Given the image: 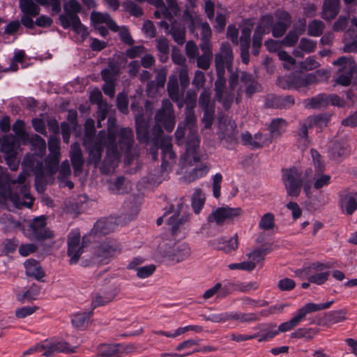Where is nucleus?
Here are the masks:
<instances>
[{
	"instance_id": "7ed1b4c3",
	"label": "nucleus",
	"mask_w": 357,
	"mask_h": 357,
	"mask_svg": "<svg viewBox=\"0 0 357 357\" xmlns=\"http://www.w3.org/2000/svg\"><path fill=\"white\" fill-rule=\"evenodd\" d=\"M27 173L22 172L16 180H11L4 169L0 166V206H5L8 202L16 208L33 205V197L29 186L26 184Z\"/></svg>"
},
{
	"instance_id": "13d9d810",
	"label": "nucleus",
	"mask_w": 357,
	"mask_h": 357,
	"mask_svg": "<svg viewBox=\"0 0 357 357\" xmlns=\"http://www.w3.org/2000/svg\"><path fill=\"white\" fill-rule=\"evenodd\" d=\"M13 130L24 142V144L29 140V135L24 130V123L22 121L17 120L13 126Z\"/></svg>"
},
{
	"instance_id": "f704fd0d",
	"label": "nucleus",
	"mask_w": 357,
	"mask_h": 357,
	"mask_svg": "<svg viewBox=\"0 0 357 357\" xmlns=\"http://www.w3.org/2000/svg\"><path fill=\"white\" fill-rule=\"evenodd\" d=\"M305 107L310 109H321L328 105V96L324 94H319L312 98L305 100Z\"/></svg>"
},
{
	"instance_id": "b1692460",
	"label": "nucleus",
	"mask_w": 357,
	"mask_h": 357,
	"mask_svg": "<svg viewBox=\"0 0 357 357\" xmlns=\"http://www.w3.org/2000/svg\"><path fill=\"white\" fill-rule=\"evenodd\" d=\"M340 10V0H324L321 17L326 20L331 21L334 19Z\"/></svg>"
},
{
	"instance_id": "c03bdc74",
	"label": "nucleus",
	"mask_w": 357,
	"mask_h": 357,
	"mask_svg": "<svg viewBox=\"0 0 357 357\" xmlns=\"http://www.w3.org/2000/svg\"><path fill=\"white\" fill-rule=\"evenodd\" d=\"M205 202V195L200 189H197L192 196V205L195 213H199Z\"/></svg>"
},
{
	"instance_id": "a18cd8bd",
	"label": "nucleus",
	"mask_w": 357,
	"mask_h": 357,
	"mask_svg": "<svg viewBox=\"0 0 357 357\" xmlns=\"http://www.w3.org/2000/svg\"><path fill=\"white\" fill-rule=\"evenodd\" d=\"M218 249L223 250L226 252L235 250L238 248V238L236 236L229 239L221 238L218 245Z\"/></svg>"
},
{
	"instance_id": "09e8293b",
	"label": "nucleus",
	"mask_w": 357,
	"mask_h": 357,
	"mask_svg": "<svg viewBox=\"0 0 357 357\" xmlns=\"http://www.w3.org/2000/svg\"><path fill=\"white\" fill-rule=\"evenodd\" d=\"M317 331L314 328H300L291 334L292 338H305L311 340L317 334Z\"/></svg>"
},
{
	"instance_id": "6e6552de",
	"label": "nucleus",
	"mask_w": 357,
	"mask_h": 357,
	"mask_svg": "<svg viewBox=\"0 0 357 357\" xmlns=\"http://www.w3.org/2000/svg\"><path fill=\"white\" fill-rule=\"evenodd\" d=\"M121 252L119 245L114 240L103 242L94 251L95 263L106 264L111 259Z\"/></svg>"
},
{
	"instance_id": "473e14b6",
	"label": "nucleus",
	"mask_w": 357,
	"mask_h": 357,
	"mask_svg": "<svg viewBox=\"0 0 357 357\" xmlns=\"http://www.w3.org/2000/svg\"><path fill=\"white\" fill-rule=\"evenodd\" d=\"M26 274L29 277H33L36 280H40L44 277L45 273L40 264L34 259H28L24 264Z\"/></svg>"
},
{
	"instance_id": "603ef678",
	"label": "nucleus",
	"mask_w": 357,
	"mask_h": 357,
	"mask_svg": "<svg viewBox=\"0 0 357 357\" xmlns=\"http://www.w3.org/2000/svg\"><path fill=\"white\" fill-rule=\"evenodd\" d=\"M301 322H302L301 319L296 313L291 319L280 324L278 326V329L280 333H285L298 326Z\"/></svg>"
},
{
	"instance_id": "bf43d9fd",
	"label": "nucleus",
	"mask_w": 357,
	"mask_h": 357,
	"mask_svg": "<svg viewBox=\"0 0 357 357\" xmlns=\"http://www.w3.org/2000/svg\"><path fill=\"white\" fill-rule=\"evenodd\" d=\"M199 103L203 109L208 108L214 109V104L211 101V91L209 89H204L203 90L199 96Z\"/></svg>"
},
{
	"instance_id": "864d4df0",
	"label": "nucleus",
	"mask_w": 357,
	"mask_h": 357,
	"mask_svg": "<svg viewBox=\"0 0 357 357\" xmlns=\"http://www.w3.org/2000/svg\"><path fill=\"white\" fill-rule=\"evenodd\" d=\"M136 130L138 139L140 142H146L149 139L148 130L146 123L142 122L140 117L136 118Z\"/></svg>"
},
{
	"instance_id": "a19ab883",
	"label": "nucleus",
	"mask_w": 357,
	"mask_h": 357,
	"mask_svg": "<svg viewBox=\"0 0 357 357\" xmlns=\"http://www.w3.org/2000/svg\"><path fill=\"white\" fill-rule=\"evenodd\" d=\"M161 149L162 151V166L167 165L169 160H173L175 157V154L172 151V145L171 143L170 138L165 137L163 139L161 144Z\"/></svg>"
},
{
	"instance_id": "ddd939ff",
	"label": "nucleus",
	"mask_w": 357,
	"mask_h": 357,
	"mask_svg": "<svg viewBox=\"0 0 357 357\" xmlns=\"http://www.w3.org/2000/svg\"><path fill=\"white\" fill-rule=\"evenodd\" d=\"M75 348H72L65 342H54L51 344L46 343L42 345H36L31 347L23 353V356L32 354L35 352H43L45 356H50L54 351H62L73 353L75 352Z\"/></svg>"
},
{
	"instance_id": "774afa93",
	"label": "nucleus",
	"mask_w": 357,
	"mask_h": 357,
	"mask_svg": "<svg viewBox=\"0 0 357 357\" xmlns=\"http://www.w3.org/2000/svg\"><path fill=\"white\" fill-rule=\"evenodd\" d=\"M278 55L279 59L283 61L284 68L289 70L294 66L296 63L295 59L286 52L279 51Z\"/></svg>"
},
{
	"instance_id": "2f4dec72",
	"label": "nucleus",
	"mask_w": 357,
	"mask_h": 357,
	"mask_svg": "<svg viewBox=\"0 0 357 357\" xmlns=\"http://www.w3.org/2000/svg\"><path fill=\"white\" fill-rule=\"evenodd\" d=\"M306 22L305 19L299 20V26L296 30L291 31L283 39L282 43L288 47L294 46L298 41L299 35L302 34L305 29Z\"/></svg>"
},
{
	"instance_id": "f03ea898",
	"label": "nucleus",
	"mask_w": 357,
	"mask_h": 357,
	"mask_svg": "<svg viewBox=\"0 0 357 357\" xmlns=\"http://www.w3.org/2000/svg\"><path fill=\"white\" fill-rule=\"evenodd\" d=\"M133 142V132L130 128H122L119 133L115 134L114 128H108V134L103 131L99 132L97 140L92 147H89L86 141L85 145L89 149L90 161L98 163L101 158L103 146L107 147V160L113 163L118 161L123 153L130 151Z\"/></svg>"
},
{
	"instance_id": "052dcab7",
	"label": "nucleus",
	"mask_w": 357,
	"mask_h": 357,
	"mask_svg": "<svg viewBox=\"0 0 357 357\" xmlns=\"http://www.w3.org/2000/svg\"><path fill=\"white\" fill-rule=\"evenodd\" d=\"M289 306V303L276 304L271 306L268 309L262 310L260 312V315L267 317L271 314H281L284 312V308Z\"/></svg>"
},
{
	"instance_id": "cd10ccee",
	"label": "nucleus",
	"mask_w": 357,
	"mask_h": 357,
	"mask_svg": "<svg viewBox=\"0 0 357 357\" xmlns=\"http://www.w3.org/2000/svg\"><path fill=\"white\" fill-rule=\"evenodd\" d=\"M191 255V249L187 243L177 245L172 250L169 257L176 262H181L188 259Z\"/></svg>"
},
{
	"instance_id": "9d476101",
	"label": "nucleus",
	"mask_w": 357,
	"mask_h": 357,
	"mask_svg": "<svg viewBox=\"0 0 357 357\" xmlns=\"http://www.w3.org/2000/svg\"><path fill=\"white\" fill-rule=\"evenodd\" d=\"M282 181L288 195L297 197L301 189V173L296 168L284 169L282 172Z\"/></svg>"
},
{
	"instance_id": "6e6d98bb",
	"label": "nucleus",
	"mask_w": 357,
	"mask_h": 357,
	"mask_svg": "<svg viewBox=\"0 0 357 357\" xmlns=\"http://www.w3.org/2000/svg\"><path fill=\"white\" fill-rule=\"evenodd\" d=\"M324 24L320 20H313L308 25L307 33L314 37L319 36L324 31Z\"/></svg>"
},
{
	"instance_id": "1a4fd4ad",
	"label": "nucleus",
	"mask_w": 357,
	"mask_h": 357,
	"mask_svg": "<svg viewBox=\"0 0 357 357\" xmlns=\"http://www.w3.org/2000/svg\"><path fill=\"white\" fill-rule=\"evenodd\" d=\"M335 66H340V75L336 82L342 85L348 86L351 84L353 74L356 70V64L351 57L342 56L333 63Z\"/></svg>"
},
{
	"instance_id": "4d7b16f0",
	"label": "nucleus",
	"mask_w": 357,
	"mask_h": 357,
	"mask_svg": "<svg viewBox=\"0 0 357 357\" xmlns=\"http://www.w3.org/2000/svg\"><path fill=\"white\" fill-rule=\"evenodd\" d=\"M241 302L243 307H257L266 306L268 303L264 300H254L251 298L244 296L238 299Z\"/></svg>"
},
{
	"instance_id": "4468645a",
	"label": "nucleus",
	"mask_w": 357,
	"mask_h": 357,
	"mask_svg": "<svg viewBox=\"0 0 357 357\" xmlns=\"http://www.w3.org/2000/svg\"><path fill=\"white\" fill-rule=\"evenodd\" d=\"M242 209L239 207H222L213 211L208 218L209 222H214L218 225H222L227 220H233L242 215Z\"/></svg>"
},
{
	"instance_id": "7c9ffc66",
	"label": "nucleus",
	"mask_w": 357,
	"mask_h": 357,
	"mask_svg": "<svg viewBox=\"0 0 357 357\" xmlns=\"http://www.w3.org/2000/svg\"><path fill=\"white\" fill-rule=\"evenodd\" d=\"M356 193H347L342 196L340 205L342 210L345 211L347 215H351L357 208Z\"/></svg>"
},
{
	"instance_id": "5fc2aeb1",
	"label": "nucleus",
	"mask_w": 357,
	"mask_h": 357,
	"mask_svg": "<svg viewBox=\"0 0 357 357\" xmlns=\"http://www.w3.org/2000/svg\"><path fill=\"white\" fill-rule=\"evenodd\" d=\"M232 319L238 320L241 322H254L259 320V314L255 313H238L232 312Z\"/></svg>"
},
{
	"instance_id": "393cba45",
	"label": "nucleus",
	"mask_w": 357,
	"mask_h": 357,
	"mask_svg": "<svg viewBox=\"0 0 357 357\" xmlns=\"http://www.w3.org/2000/svg\"><path fill=\"white\" fill-rule=\"evenodd\" d=\"M202 54L197 57V66L203 70H208L213 57L211 43L200 44Z\"/></svg>"
},
{
	"instance_id": "a878e982",
	"label": "nucleus",
	"mask_w": 357,
	"mask_h": 357,
	"mask_svg": "<svg viewBox=\"0 0 357 357\" xmlns=\"http://www.w3.org/2000/svg\"><path fill=\"white\" fill-rule=\"evenodd\" d=\"M70 157L74 169L75 174H79L82 169L84 165V159L79 145L74 143L71 145Z\"/></svg>"
},
{
	"instance_id": "0e129e2a",
	"label": "nucleus",
	"mask_w": 357,
	"mask_h": 357,
	"mask_svg": "<svg viewBox=\"0 0 357 357\" xmlns=\"http://www.w3.org/2000/svg\"><path fill=\"white\" fill-rule=\"evenodd\" d=\"M232 312H222L218 314H212L206 317L207 321H210L214 323L225 322L227 320L232 319Z\"/></svg>"
},
{
	"instance_id": "c756f323",
	"label": "nucleus",
	"mask_w": 357,
	"mask_h": 357,
	"mask_svg": "<svg viewBox=\"0 0 357 357\" xmlns=\"http://www.w3.org/2000/svg\"><path fill=\"white\" fill-rule=\"evenodd\" d=\"M40 289L36 285H31L26 289H20L16 292V299L21 302L36 300L40 296Z\"/></svg>"
},
{
	"instance_id": "dca6fc26",
	"label": "nucleus",
	"mask_w": 357,
	"mask_h": 357,
	"mask_svg": "<svg viewBox=\"0 0 357 357\" xmlns=\"http://www.w3.org/2000/svg\"><path fill=\"white\" fill-rule=\"evenodd\" d=\"M165 221L174 236L181 238L185 236L188 230L187 228L188 216L183 215L180 217L178 213H175L169 218L165 219Z\"/></svg>"
},
{
	"instance_id": "4c0bfd02",
	"label": "nucleus",
	"mask_w": 357,
	"mask_h": 357,
	"mask_svg": "<svg viewBox=\"0 0 357 357\" xmlns=\"http://www.w3.org/2000/svg\"><path fill=\"white\" fill-rule=\"evenodd\" d=\"M229 294L227 288L223 287L221 283H216L213 287L207 289L203 294L206 300L213 298L216 295L217 298H222Z\"/></svg>"
},
{
	"instance_id": "680f3d73",
	"label": "nucleus",
	"mask_w": 357,
	"mask_h": 357,
	"mask_svg": "<svg viewBox=\"0 0 357 357\" xmlns=\"http://www.w3.org/2000/svg\"><path fill=\"white\" fill-rule=\"evenodd\" d=\"M2 149L3 151L7 153V155L6 157L7 165L9 166L11 170H17L19 166V160L13 155V151L11 150L12 148L7 149V148L4 145H3Z\"/></svg>"
},
{
	"instance_id": "de8ad7c7",
	"label": "nucleus",
	"mask_w": 357,
	"mask_h": 357,
	"mask_svg": "<svg viewBox=\"0 0 357 357\" xmlns=\"http://www.w3.org/2000/svg\"><path fill=\"white\" fill-rule=\"evenodd\" d=\"M167 91L173 100H177L179 97L178 86L176 75H171L167 84Z\"/></svg>"
},
{
	"instance_id": "49530a36",
	"label": "nucleus",
	"mask_w": 357,
	"mask_h": 357,
	"mask_svg": "<svg viewBox=\"0 0 357 357\" xmlns=\"http://www.w3.org/2000/svg\"><path fill=\"white\" fill-rule=\"evenodd\" d=\"M170 33L174 40L179 45L184 43L185 40V29L183 26L174 23L171 29Z\"/></svg>"
},
{
	"instance_id": "79ce46f5",
	"label": "nucleus",
	"mask_w": 357,
	"mask_h": 357,
	"mask_svg": "<svg viewBox=\"0 0 357 357\" xmlns=\"http://www.w3.org/2000/svg\"><path fill=\"white\" fill-rule=\"evenodd\" d=\"M0 223L3 225L6 231H11L15 229H23L20 222L13 219L10 213H3L0 217Z\"/></svg>"
},
{
	"instance_id": "bb28decb",
	"label": "nucleus",
	"mask_w": 357,
	"mask_h": 357,
	"mask_svg": "<svg viewBox=\"0 0 357 357\" xmlns=\"http://www.w3.org/2000/svg\"><path fill=\"white\" fill-rule=\"evenodd\" d=\"M333 303V301L319 304L308 303L302 307L299 308L297 310L296 314L303 321L305 320L307 314L328 309L331 307Z\"/></svg>"
},
{
	"instance_id": "69168bd1",
	"label": "nucleus",
	"mask_w": 357,
	"mask_h": 357,
	"mask_svg": "<svg viewBox=\"0 0 357 357\" xmlns=\"http://www.w3.org/2000/svg\"><path fill=\"white\" fill-rule=\"evenodd\" d=\"M112 226L111 222L99 220L96 223L93 230L96 234H107L112 231Z\"/></svg>"
},
{
	"instance_id": "6ab92c4d",
	"label": "nucleus",
	"mask_w": 357,
	"mask_h": 357,
	"mask_svg": "<svg viewBox=\"0 0 357 357\" xmlns=\"http://www.w3.org/2000/svg\"><path fill=\"white\" fill-rule=\"evenodd\" d=\"M350 146L347 139H341L333 142L328 150V155L331 160L340 162L350 153Z\"/></svg>"
},
{
	"instance_id": "412c9836",
	"label": "nucleus",
	"mask_w": 357,
	"mask_h": 357,
	"mask_svg": "<svg viewBox=\"0 0 357 357\" xmlns=\"http://www.w3.org/2000/svg\"><path fill=\"white\" fill-rule=\"evenodd\" d=\"M94 27L105 25L113 31H117L119 27L116 22L111 18L109 14L100 12H93L91 15Z\"/></svg>"
},
{
	"instance_id": "9b49d317",
	"label": "nucleus",
	"mask_w": 357,
	"mask_h": 357,
	"mask_svg": "<svg viewBox=\"0 0 357 357\" xmlns=\"http://www.w3.org/2000/svg\"><path fill=\"white\" fill-rule=\"evenodd\" d=\"M80 233L78 230H73L68 238V256L70 257V264H75L79 259L84 252V240L81 241Z\"/></svg>"
},
{
	"instance_id": "8fccbe9b",
	"label": "nucleus",
	"mask_w": 357,
	"mask_h": 357,
	"mask_svg": "<svg viewBox=\"0 0 357 357\" xmlns=\"http://www.w3.org/2000/svg\"><path fill=\"white\" fill-rule=\"evenodd\" d=\"M90 314V312H79L73 314L71 319L73 326L77 328H84L87 324Z\"/></svg>"
},
{
	"instance_id": "2eb2a0df",
	"label": "nucleus",
	"mask_w": 357,
	"mask_h": 357,
	"mask_svg": "<svg viewBox=\"0 0 357 357\" xmlns=\"http://www.w3.org/2000/svg\"><path fill=\"white\" fill-rule=\"evenodd\" d=\"M155 120L158 125H163L165 130L172 132L175 126V116L172 109V104L169 100L162 102V108L155 115Z\"/></svg>"
},
{
	"instance_id": "37998d69",
	"label": "nucleus",
	"mask_w": 357,
	"mask_h": 357,
	"mask_svg": "<svg viewBox=\"0 0 357 357\" xmlns=\"http://www.w3.org/2000/svg\"><path fill=\"white\" fill-rule=\"evenodd\" d=\"M259 228L261 230L269 231L275 226V215L272 213H266L263 215L259 222Z\"/></svg>"
},
{
	"instance_id": "20e7f679",
	"label": "nucleus",
	"mask_w": 357,
	"mask_h": 357,
	"mask_svg": "<svg viewBox=\"0 0 357 357\" xmlns=\"http://www.w3.org/2000/svg\"><path fill=\"white\" fill-rule=\"evenodd\" d=\"M50 154L45 158V168L44 169H37L36 172V185L39 191V185L43 180H47V177L52 179L53 176L58 171V165L60 160V141L58 138L51 137L48 142Z\"/></svg>"
},
{
	"instance_id": "0eeeda50",
	"label": "nucleus",
	"mask_w": 357,
	"mask_h": 357,
	"mask_svg": "<svg viewBox=\"0 0 357 357\" xmlns=\"http://www.w3.org/2000/svg\"><path fill=\"white\" fill-rule=\"evenodd\" d=\"M192 109L193 108H186L185 111V122L189 130L186 144V155L188 158H192L196 160L195 151L199 146L200 140L195 127L196 118Z\"/></svg>"
},
{
	"instance_id": "c9c22d12",
	"label": "nucleus",
	"mask_w": 357,
	"mask_h": 357,
	"mask_svg": "<svg viewBox=\"0 0 357 357\" xmlns=\"http://www.w3.org/2000/svg\"><path fill=\"white\" fill-rule=\"evenodd\" d=\"M316 75L307 74L293 77L291 79V86L297 89H301L307 86L315 83Z\"/></svg>"
},
{
	"instance_id": "a211bd4d",
	"label": "nucleus",
	"mask_w": 357,
	"mask_h": 357,
	"mask_svg": "<svg viewBox=\"0 0 357 357\" xmlns=\"http://www.w3.org/2000/svg\"><path fill=\"white\" fill-rule=\"evenodd\" d=\"M241 82L242 85H241L237 89V97L236 101H240L241 96L243 92L242 87H245V92L248 97H250L254 93L259 92L261 91V87L259 84V83L252 77L250 74H248L245 72H242L240 75Z\"/></svg>"
},
{
	"instance_id": "aec40b11",
	"label": "nucleus",
	"mask_w": 357,
	"mask_h": 357,
	"mask_svg": "<svg viewBox=\"0 0 357 357\" xmlns=\"http://www.w3.org/2000/svg\"><path fill=\"white\" fill-rule=\"evenodd\" d=\"M191 24L189 29L191 32H194L195 29L200 28L202 29V43L201 44L211 43L210 38L211 37V29L207 22H202L200 17L196 15L195 17H191Z\"/></svg>"
},
{
	"instance_id": "c85d7f7f",
	"label": "nucleus",
	"mask_w": 357,
	"mask_h": 357,
	"mask_svg": "<svg viewBox=\"0 0 357 357\" xmlns=\"http://www.w3.org/2000/svg\"><path fill=\"white\" fill-rule=\"evenodd\" d=\"M219 128L222 138L234 140L238 132L235 121L231 119H225V121H220Z\"/></svg>"
},
{
	"instance_id": "423d86ee",
	"label": "nucleus",
	"mask_w": 357,
	"mask_h": 357,
	"mask_svg": "<svg viewBox=\"0 0 357 357\" xmlns=\"http://www.w3.org/2000/svg\"><path fill=\"white\" fill-rule=\"evenodd\" d=\"M328 268V265L315 263L302 270H298L296 274L301 279H307L310 282L321 285L325 283L329 277Z\"/></svg>"
},
{
	"instance_id": "e2e57ef3",
	"label": "nucleus",
	"mask_w": 357,
	"mask_h": 357,
	"mask_svg": "<svg viewBox=\"0 0 357 357\" xmlns=\"http://www.w3.org/2000/svg\"><path fill=\"white\" fill-rule=\"evenodd\" d=\"M247 256L248 259L245 261L246 263H250L253 264V270L258 264L262 263L264 259V257H263V252L258 250H255L250 252L248 254Z\"/></svg>"
},
{
	"instance_id": "5701e85b",
	"label": "nucleus",
	"mask_w": 357,
	"mask_h": 357,
	"mask_svg": "<svg viewBox=\"0 0 357 357\" xmlns=\"http://www.w3.org/2000/svg\"><path fill=\"white\" fill-rule=\"evenodd\" d=\"M291 24V17L287 12L281 11L278 14V22L273 27L274 37L282 36Z\"/></svg>"
},
{
	"instance_id": "f8f14e48",
	"label": "nucleus",
	"mask_w": 357,
	"mask_h": 357,
	"mask_svg": "<svg viewBox=\"0 0 357 357\" xmlns=\"http://www.w3.org/2000/svg\"><path fill=\"white\" fill-rule=\"evenodd\" d=\"M311 155L317 173L313 176V187L317 190L328 186L331 180L329 174H323L325 168L324 162L321 160L320 154L315 150L311 151Z\"/></svg>"
},
{
	"instance_id": "f3484780",
	"label": "nucleus",
	"mask_w": 357,
	"mask_h": 357,
	"mask_svg": "<svg viewBox=\"0 0 357 357\" xmlns=\"http://www.w3.org/2000/svg\"><path fill=\"white\" fill-rule=\"evenodd\" d=\"M325 118L320 116H310L305 120L298 132V143L300 148L305 149L310 144L307 138L308 128L316 125L321 126L323 123H325Z\"/></svg>"
},
{
	"instance_id": "3c124183",
	"label": "nucleus",
	"mask_w": 357,
	"mask_h": 357,
	"mask_svg": "<svg viewBox=\"0 0 357 357\" xmlns=\"http://www.w3.org/2000/svg\"><path fill=\"white\" fill-rule=\"evenodd\" d=\"M157 48L160 52V59L162 62H166L168 59L169 52V43L167 39L159 38L157 40Z\"/></svg>"
},
{
	"instance_id": "338daca9",
	"label": "nucleus",
	"mask_w": 357,
	"mask_h": 357,
	"mask_svg": "<svg viewBox=\"0 0 357 357\" xmlns=\"http://www.w3.org/2000/svg\"><path fill=\"white\" fill-rule=\"evenodd\" d=\"M155 271V266L153 264H149L147 266H143L137 268L135 271L137 272V276L139 278L144 279L151 276Z\"/></svg>"
},
{
	"instance_id": "72a5a7b5",
	"label": "nucleus",
	"mask_w": 357,
	"mask_h": 357,
	"mask_svg": "<svg viewBox=\"0 0 357 357\" xmlns=\"http://www.w3.org/2000/svg\"><path fill=\"white\" fill-rule=\"evenodd\" d=\"M287 123L282 119H273L269 127L268 130L272 135V137L275 139L279 138L284 132H286Z\"/></svg>"
},
{
	"instance_id": "f257e3e1",
	"label": "nucleus",
	"mask_w": 357,
	"mask_h": 357,
	"mask_svg": "<svg viewBox=\"0 0 357 357\" xmlns=\"http://www.w3.org/2000/svg\"><path fill=\"white\" fill-rule=\"evenodd\" d=\"M233 53L228 43H223L215 54V63L218 78L215 82V98L227 109L234 99V93L238 86L239 75L231 72Z\"/></svg>"
},
{
	"instance_id": "ea45409f",
	"label": "nucleus",
	"mask_w": 357,
	"mask_h": 357,
	"mask_svg": "<svg viewBox=\"0 0 357 357\" xmlns=\"http://www.w3.org/2000/svg\"><path fill=\"white\" fill-rule=\"evenodd\" d=\"M29 142L32 146V150L39 157H43L46 152V142L40 136L38 135H33Z\"/></svg>"
},
{
	"instance_id": "58836bf2",
	"label": "nucleus",
	"mask_w": 357,
	"mask_h": 357,
	"mask_svg": "<svg viewBox=\"0 0 357 357\" xmlns=\"http://www.w3.org/2000/svg\"><path fill=\"white\" fill-rule=\"evenodd\" d=\"M20 8L24 15L36 16L40 13V7L33 0H20Z\"/></svg>"
},
{
	"instance_id": "4be33fe9",
	"label": "nucleus",
	"mask_w": 357,
	"mask_h": 357,
	"mask_svg": "<svg viewBox=\"0 0 357 357\" xmlns=\"http://www.w3.org/2000/svg\"><path fill=\"white\" fill-rule=\"evenodd\" d=\"M32 233L30 234L33 238H50L53 236L51 231H46L45 218L43 216L36 218L29 225Z\"/></svg>"
},
{
	"instance_id": "e433bc0d",
	"label": "nucleus",
	"mask_w": 357,
	"mask_h": 357,
	"mask_svg": "<svg viewBox=\"0 0 357 357\" xmlns=\"http://www.w3.org/2000/svg\"><path fill=\"white\" fill-rule=\"evenodd\" d=\"M209 169L210 167L208 165L201 164L185 176V181L190 183L205 176L208 174Z\"/></svg>"
},
{
	"instance_id": "39448f33",
	"label": "nucleus",
	"mask_w": 357,
	"mask_h": 357,
	"mask_svg": "<svg viewBox=\"0 0 357 357\" xmlns=\"http://www.w3.org/2000/svg\"><path fill=\"white\" fill-rule=\"evenodd\" d=\"M65 14L60 15L59 20L64 29L72 27L73 31L81 36L82 39L88 35L86 28L81 23L77 13L81 10V5L77 0H69L63 6Z\"/></svg>"
}]
</instances>
